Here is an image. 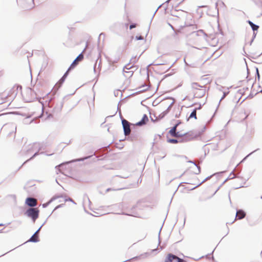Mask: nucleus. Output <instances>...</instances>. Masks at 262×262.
<instances>
[{
  "mask_svg": "<svg viewBox=\"0 0 262 262\" xmlns=\"http://www.w3.org/2000/svg\"><path fill=\"white\" fill-rule=\"evenodd\" d=\"M18 89H20V90H21V86L20 85H16L14 86L9 92V93L7 94H6L5 93H3L0 95L1 99H2V101H0V104H3L4 103L10 102L8 106H9L11 102L12 101V100L14 99V98L16 96L17 91L18 90Z\"/></svg>",
  "mask_w": 262,
  "mask_h": 262,
  "instance_id": "1",
  "label": "nucleus"
},
{
  "mask_svg": "<svg viewBox=\"0 0 262 262\" xmlns=\"http://www.w3.org/2000/svg\"><path fill=\"white\" fill-rule=\"evenodd\" d=\"M169 142L172 143H178V141L176 139H170L169 140Z\"/></svg>",
  "mask_w": 262,
  "mask_h": 262,
  "instance_id": "24",
  "label": "nucleus"
},
{
  "mask_svg": "<svg viewBox=\"0 0 262 262\" xmlns=\"http://www.w3.org/2000/svg\"><path fill=\"white\" fill-rule=\"evenodd\" d=\"M248 23L250 25V26L251 27V28H252V29H253V31L257 30L259 28V26H257V25L254 24L251 21H249Z\"/></svg>",
  "mask_w": 262,
  "mask_h": 262,
  "instance_id": "18",
  "label": "nucleus"
},
{
  "mask_svg": "<svg viewBox=\"0 0 262 262\" xmlns=\"http://www.w3.org/2000/svg\"><path fill=\"white\" fill-rule=\"evenodd\" d=\"M191 88L196 97L201 98L205 95L206 92L205 84L200 85L198 82H193L191 84Z\"/></svg>",
  "mask_w": 262,
  "mask_h": 262,
  "instance_id": "3",
  "label": "nucleus"
},
{
  "mask_svg": "<svg viewBox=\"0 0 262 262\" xmlns=\"http://www.w3.org/2000/svg\"><path fill=\"white\" fill-rule=\"evenodd\" d=\"M122 124L123 127L124 133L125 136L130 134V123L124 119L122 120Z\"/></svg>",
  "mask_w": 262,
  "mask_h": 262,
  "instance_id": "7",
  "label": "nucleus"
},
{
  "mask_svg": "<svg viewBox=\"0 0 262 262\" xmlns=\"http://www.w3.org/2000/svg\"><path fill=\"white\" fill-rule=\"evenodd\" d=\"M63 199H64V201L66 202V197H64V198H63Z\"/></svg>",
  "mask_w": 262,
  "mask_h": 262,
  "instance_id": "31",
  "label": "nucleus"
},
{
  "mask_svg": "<svg viewBox=\"0 0 262 262\" xmlns=\"http://www.w3.org/2000/svg\"><path fill=\"white\" fill-rule=\"evenodd\" d=\"M183 186H183V185L181 184V185L179 186V187H180V188H181V187H183Z\"/></svg>",
  "mask_w": 262,
  "mask_h": 262,
  "instance_id": "30",
  "label": "nucleus"
},
{
  "mask_svg": "<svg viewBox=\"0 0 262 262\" xmlns=\"http://www.w3.org/2000/svg\"><path fill=\"white\" fill-rule=\"evenodd\" d=\"M45 224V222L42 224V225L38 229V230L30 238V239L28 241V242L37 243L39 241L38 234H39V232L41 228Z\"/></svg>",
  "mask_w": 262,
  "mask_h": 262,
  "instance_id": "8",
  "label": "nucleus"
},
{
  "mask_svg": "<svg viewBox=\"0 0 262 262\" xmlns=\"http://www.w3.org/2000/svg\"><path fill=\"white\" fill-rule=\"evenodd\" d=\"M138 57L137 56L133 57L130 60V62L126 64L123 68V71L125 73H128L130 75H132L133 71L128 72L127 70L134 69L135 66L134 64L138 61Z\"/></svg>",
  "mask_w": 262,
  "mask_h": 262,
  "instance_id": "5",
  "label": "nucleus"
},
{
  "mask_svg": "<svg viewBox=\"0 0 262 262\" xmlns=\"http://www.w3.org/2000/svg\"><path fill=\"white\" fill-rule=\"evenodd\" d=\"M136 27V25L135 24L131 25L129 26L130 29H132Z\"/></svg>",
  "mask_w": 262,
  "mask_h": 262,
  "instance_id": "26",
  "label": "nucleus"
},
{
  "mask_svg": "<svg viewBox=\"0 0 262 262\" xmlns=\"http://www.w3.org/2000/svg\"><path fill=\"white\" fill-rule=\"evenodd\" d=\"M32 122H33V120H31V121L30 122V123H31Z\"/></svg>",
  "mask_w": 262,
  "mask_h": 262,
  "instance_id": "34",
  "label": "nucleus"
},
{
  "mask_svg": "<svg viewBox=\"0 0 262 262\" xmlns=\"http://www.w3.org/2000/svg\"><path fill=\"white\" fill-rule=\"evenodd\" d=\"M83 54L82 53L79 54L78 55V56L73 61L71 67L68 69V71H67V74H68V72L71 70L72 67H74L75 65H76L77 64V62L82 60L83 59Z\"/></svg>",
  "mask_w": 262,
  "mask_h": 262,
  "instance_id": "14",
  "label": "nucleus"
},
{
  "mask_svg": "<svg viewBox=\"0 0 262 262\" xmlns=\"http://www.w3.org/2000/svg\"><path fill=\"white\" fill-rule=\"evenodd\" d=\"M136 39L137 40H143V39H144V38H143V36H142L141 35H140V36H137L136 37Z\"/></svg>",
  "mask_w": 262,
  "mask_h": 262,
  "instance_id": "23",
  "label": "nucleus"
},
{
  "mask_svg": "<svg viewBox=\"0 0 262 262\" xmlns=\"http://www.w3.org/2000/svg\"><path fill=\"white\" fill-rule=\"evenodd\" d=\"M25 203L26 205L30 207V208L35 207L37 205V202L36 199L31 197L27 198L26 200Z\"/></svg>",
  "mask_w": 262,
  "mask_h": 262,
  "instance_id": "10",
  "label": "nucleus"
},
{
  "mask_svg": "<svg viewBox=\"0 0 262 262\" xmlns=\"http://www.w3.org/2000/svg\"><path fill=\"white\" fill-rule=\"evenodd\" d=\"M39 210L36 208H29L26 211L25 214L31 218L33 222H35L39 216Z\"/></svg>",
  "mask_w": 262,
  "mask_h": 262,
  "instance_id": "4",
  "label": "nucleus"
},
{
  "mask_svg": "<svg viewBox=\"0 0 262 262\" xmlns=\"http://www.w3.org/2000/svg\"><path fill=\"white\" fill-rule=\"evenodd\" d=\"M33 2H34V0H32Z\"/></svg>",
  "mask_w": 262,
  "mask_h": 262,
  "instance_id": "36",
  "label": "nucleus"
},
{
  "mask_svg": "<svg viewBox=\"0 0 262 262\" xmlns=\"http://www.w3.org/2000/svg\"><path fill=\"white\" fill-rule=\"evenodd\" d=\"M246 216V213L242 210L237 211L235 220H241Z\"/></svg>",
  "mask_w": 262,
  "mask_h": 262,
  "instance_id": "15",
  "label": "nucleus"
},
{
  "mask_svg": "<svg viewBox=\"0 0 262 262\" xmlns=\"http://www.w3.org/2000/svg\"><path fill=\"white\" fill-rule=\"evenodd\" d=\"M4 225L3 224H0V226H3Z\"/></svg>",
  "mask_w": 262,
  "mask_h": 262,
  "instance_id": "32",
  "label": "nucleus"
},
{
  "mask_svg": "<svg viewBox=\"0 0 262 262\" xmlns=\"http://www.w3.org/2000/svg\"><path fill=\"white\" fill-rule=\"evenodd\" d=\"M66 79V73L63 75L62 77L59 80V81L55 84L53 88V90L56 92L57 91L62 85Z\"/></svg>",
  "mask_w": 262,
  "mask_h": 262,
  "instance_id": "11",
  "label": "nucleus"
},
{
  "mask_svg": "<svg viewBox=\"0 0 262 262\" xmlns=\"http://www.w3.org/2000/svg\"><path fill=\"white\" fill-rule=\"evenodd\" d=\"M63 105V102H61L59 104H57L56 106L55 107V109L57 110V111H60L61 110V108L62 107Z\"/></svg>",
  "mask_w": 262,
  "mask_h": 262,
  "instance_id": "20",
  "label": "nucleus"
},
{
  "mask_svg": "<svg viewBox=\"0 0 262 262\" xmlns=\"http://www.w3.org/2000/svg\"><path fill=\"white\" fill-rule=\"evenodd\" d=\"M148 121V118L146 114H144L142 118V120L136 123V125L137 126H142L146 124V123Z\"/></svg>",
  "mask_w": 262,
  "mask_h": 262,
  "instance_id": "13",
  "label": "nucleus"
},
{
  "mask_svg": "<svg viewBox=\"0 0 262 262\" xmlns=\"http://www.w3.org/2000/svg\"><path fill=\"white\" fill-rule=\"evenodd\" d=\"M185 183L191 185V186L188 188V190H193L200 185V183L198 181L196 177L194 175H192L191 179Z\"/></svg>",
  "mask_w": 262,
  "mask_h": 262,
  "instance_id": "6",
  "label": "nucleus"
},
{
  "mask_svg": "<svg viewBox=\"0 0 262 262\" xmlns=\"http://www.w3.org/2000/svg\"><path fill=\"white\" fill-rule=\"evenodd\" d=\"M172 103H171L168 107V108H167V110L165 111H164L163 112H162V113H161L159 115V117L158 118L159 119H162L163 118L169 111V110H170L171 106H172Z\"/></svg>",
  "mask_w": 262,
  "mask_h": 262,
  "instance_id": "16",
  "label": "nucleus"
},
{
  "mask_svg": "<svg viewBox=\"0 0 262 262\" xmlns=\"http://www.w3.org/2000/svg\"><path fill=\"white\" fill-rule=\"evenodd\" d=\"M171 28L174 30V32L176 34H178L180 32V31L179 30H174L173 27L171 25H169Z\"/></svg>",
  "mask_w": 262,
  "mask_h": 262,
  "instance_id": "22",
  "label": "nucleus"
},
{
  "mask_svg": "<svg viewBox=\"0 0 262 262\" xmlns=\"http://www.w3.org/2000/svg\"><path fill=\"white\" fill-rule=\"evenodd\" d=\"M56 181L57 183H58L59 185H60L64 189L63 186L59 183L57 179H56Z\"/></svg>",
  "mask_w": 262,
  "mask_h": 262,
  "instance_id": "28",
  "label": "nucleus"
},
{
  "mask_svg": "<svg viewBox=\"0 0 262 262\" xmlns=\"http://www.w3.org/2000/svg\"><path fill=\"white\" fill-rule=\"evenodd\" d=\"M11 127L13 129H15V130H16V126L14 124H11L10 125Z\"/></svg>",
  "mask_w": 262,
  "mask_h": 262,
  "instance_id": "27",
  "label": "nucleus"
},
{
  "mask_svg": "<svg viewBox=\"0 0 262 262\" xmlns=\"http://www.w3.org/2000/svg\"><path fill=\"white\" fill-rule=\"evenodd\" d=\"M181 123L180 122L177 123L169 131L170 134L173 137H180L181 135L179 133H176V128L178 125Z\"/></svg>",
  "mask_w": 262,
  "mask_h": 262,
  "instance_id": "12",
  "label": "nucleus"
},
{
  "mask_svg": "<svg viewBox=\"0 0 262 262\" xmlns=\"http://www.w3.org/2000/svg\"><path fill=\"white\" fill-rule=\"evenodd\" d=\"M165 262H184V260L174 255L169 254L167 255Z\"/></svg>",
  "mask_w": 262,
  "mask_h": 262,
  "instance_id": "9",
  "label": "nucleus"
},
{
  "mask_svg": "<svg viewBox=\"0 0 262 262\" xmlns=\"http://www.w3.org/2000/svg\"><path fill=\"white\" fill-rule=\"evenodd\" d=\"M66 164V162H63L62 163H61L60 165H59L58 166L59 167V171L62 173V174H63V175H64V174L63 173V172H62L61 171V170L60 169L61 167H62L64 165Z\"/></svg>",
  "mask_w": 262,
  "mask_h": 262,
  "instance_id": "21",
  "label": "nucleus"
},
{
  "mask_svg": "<svg viewBox=\"0 0 262 262\" xmlns=\"http://www.w3.org/2000/svg\"><path fill=\"white\" fill-rule=\"evenodd\" d=\"M27 119H28V118H25V120H24V121H25V123H27Z\"/></svg>",
  "mask_w": 262,
  "mask_h": 262,
  "instance_id": "29",
  "label": "nucleus"
},
{
  "mask_svg": "<svg viewBox=\"0 0 262 262\" xmlns=\"http://www.w3.org/2000/svg\"><path fill=\"white\" fill-rule=\"evenodd\" d=\"M260 92L262 93V90L260 91Z\"/></svg>",
  "mask_w": 262,
  "mask_h": 262,
  "instance_id": "35",
  "label": "nucleus"
},
{
  "mask_svg": "<svg viewBox=\"0 0 262 262\" xmlns=\"http://www.w3.org/2000/svg\"><path fill=\"white\" fill-rule=\"evenodd\" d=\"M63 205V204H60V205H59L57 206L55 208V209H54V210H56V209H58V208H60V207H61Z\"/></svg>",
  "mask_w": 262,
  "mask_h": 262,
  "instance_id": "25",
  "label": "nucleus"
},
{
  "mask_svg": "<svg viewBox=\"0 0 262 262\" xmlns=\"http://www.w3.org/2000/svg\"><path fill=\"white\" fill-rule=\"evenodd\" d=\"M52 154H49V155H47V156H51L52 155Z\"/></svg>",
  "mask_w": 262,
  "mask_h": 262,
  "instance_id": "33",
  "label": "nucleus"
},
{
  "mask_svg": "<svg viewBox=\"0 0 262 262\" xmlns=\"http://www.w3.org/2000/svg\"><path fill=\"white\" fill-rule=\"evenodd\" d=\"M194 118L195 119H196V109H194L192 112V113H191V114L190 115L189 117V118Z\"/></svg>",
  "mask_w": 262,
  "mask_h": 262,
  "instance_id": "19",
  "label": "nucleus"
},
{
  "mask_svg": "<svg viewBox=\"0 0 262 262\" xmlns=\"http://www.w3.org/2000/svg\"><path fill=\"white\" fill-rule=\"evenodd\" d=\"M41 149H42V147L40 146V144L38 143H34L32 144H29L27 146H24L23 147V151L26 154H28L33 152H34V154L30 159L26 160L23 163V165L25 164L28 161H30V160L33 159L36 156L38 155L39 151L41 150Z\"/></svg>",
  "mask_w": 262,
  "mask_h": 262,
  "instance_id": "2",
  "label": "nucleus"
},
{
  "mask_svg": "<svg viewBox=\"0 0 262 262\" xmlns=\"http://www.w3.org/2000/svg\"><path fill=\"white\" fill-rule=\"evenodd\" d=\"M60 197V196H53V198H52L51 199V200L48 202H47L46 203L43 204H42V207L43 208L47 207L52 202H53V201L55 200L56 199H57V198H59Z\"/></svg>",
  "mask_w": 262,
  "mask_h": 262,
  "instance_id": "17",
  "label": "nucleus"
}]
</instances>
